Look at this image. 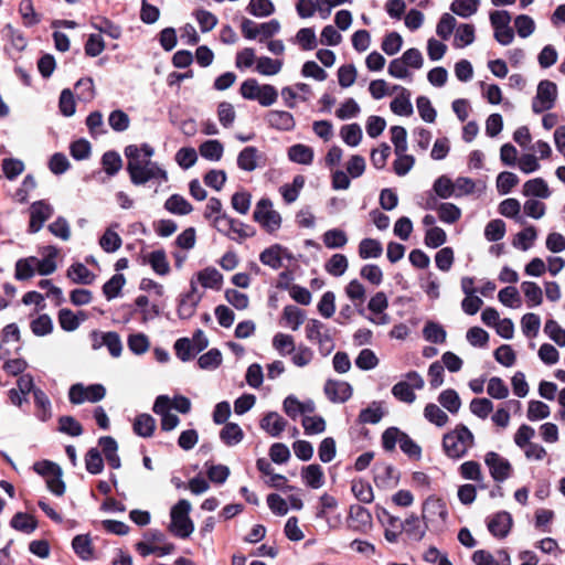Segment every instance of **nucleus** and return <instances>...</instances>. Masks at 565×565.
Instances as JSON below:
<instances>
[{
  "mask_svg": "<svg viewBox=\"0 0 565 565\" xmlns=\"http://www.w3.org/2000/svg\"><path fill=\"white\" fill-rule=\"evenodd\" d=\"M75 553L84 561L93 557L92 541L87 535H77L72 542Z\"/></svg>",
  "mask_w": 565,
  "mask_h": 565,
  "instance_id": "nucleus-61",
  "label": "nucleus"
},
{
  "mask_svg": "<svg viewBox=\"0 0 565 565\" xmlns=\"http://www.w3.org/2000/svg\"><path fill=\"white\" fill-rule=\"evenodd\" d=\"M349 521L353 529L358 531H366L371 527L372 515L365 508L361 505H352L350 508Z\"/></svg>",
  "mask_w": 565,
  "mask_h": 565,
  "instance_id": "nucleus-25",
  "label": "nucleus"
},
{
  "mask_svg": "<svg viewBox=\"0 0 565 565\" xmlns=\"http://www.w3.org/2000/svg\"><path fill=\"white\" fill-rule=\"evenodd\" d=\"M147 262L152 270L160 276H166L170 273V264L163 249L153 250L148 254Z\"/></svg>",
  "mask_w": 565,
  "mask_h": 565,
  "instance_id": "nucleus-35",
  "label": "nucleus"
},
{
  "mask_svg": "<svg viewBox=\"0 0 565 565\" xmlns=\"http://www.w3.org/2000/svg\"><path fill=\"white\" fill-rule=\"evenodd\" d=\"M121 244V237L113 227L107 228L99 238V245L106 253H115L120 248Z\"/></svg>",
  "mask_w": 565,
  "mask_h": 565,
  "instance_id": "nucleus-53",
  "label": "nucleus"
},
{
  "mask_svg": "<svg viewBox=\"0 0 565 565\" xmlns=\"http://www.w3.org/2000/svg\"><path fill=\"white\" fill-rule=\"evenodd\" d=\"M220 438L226 446L238 445L244 439V431L236 423H226L220 431Z\"/></svg>",
  "mask_w": 565,
  "mask_h": 565,
  "instance_id": "nucleus-34",
  "label": "nucleus"
},
{
  "mask_svg": "<svg viewBox=\"0 0 565 565\" xmlns=\"http://www.w3.org/2000/svg\"><path fill=\"white\" fill-rule=\"evenodd\" d=\"M473 433L463 424H458L443 437V449L447 457L460 459L475 446Z\"/></svg>",
  "mask_w": 565,
  "mask_h": 565,
  "instance_id": "nucleus-2",
  "label": "nucleus"
},
{
  "mask_svg": "<svg viewBox=\"0 0 565 565\" xmlns=\"http://www.w3.org/2000/svg\"><path fill=\"white\" fill-rule=\"evenodd\" d=\"M306 337L318 345L323 356L329 355L335 347L331 330L317 319H311L306 324Z\"/></svg>",
  "mask_w": 565,
  "mask_h": 565,
  "instance_id": "nucleus-5",
  "label": "nucleus"
},
{
  "mask_svg": "<svg viewBox=\"0 0 565 565\" xmlns=\"http://www.w3.org/2000/svg\"><path fill=\"white\" fill-rule=\"evenodd\" d=\"M313 157V149L302 143L294 145L288 149L289 160L299 164H311Z\"/></svg>",
  "mask_w": 565,
  "mask_h": 565,
  "instance_id": "nucleus-30",
  "label": "nucleus"
},
{
  "mask_svg": "<svg viewBox=\"0 0 565 565\" xmlns=\"http://www.w3.org/2000/svg\"><path fill=\"white\" fill-rule=\"evenodd\" d=\"M282 252L284 248L280 245H271L260 253L259 260L263 265L277 270L282 265Z\"/></svg>",
  "mask_w": 565,
  "mask_h": 565,
  "instance_id": "nucleus-29",
  "label": "nucleus"
},
{
  "mask_svg": "<svg viewBox=\"0 0 565 565\" xmlns=\"http://www.w3.org/2000/svg\"><path fill=\"white\" fill-rule=\"evenodd\" d=\"M557 99V86L554 82L543 79L539 83L536 95L532 100V110L535 114L550 110L555 106Z\"/></svg>",
  "mask_w": 565,
  "mask_h": 565,
  "instance_id": "nucleus-8",
  "label": "nucleus"
},
{
  "mask_svg": "<svg viewBox=\"0 0 565 565\" xmlns=\"http://www.w3.org/2000/svg\"><path fill=\"white\" fill-rule=\"evenodd\" d=\"M459 475L465 480L475 481L477 483L484 480L481 465L475 460H468L460 465Z\"/></svg>",
  "mask_w": 565,
  "mask_h": 565,
  "instance_id": "nucleus-37",
  "label": "nucleus"
},
{
  "mask_svg": "<svg viewBox=\"0 0 565 565\" xmlns=\"http://www.w3.org/2000/svg\"><path fill=\"white\" fill-rule=\"evenodd\" d=\"M514 28L520 38L526 39L534 33L536 25L530 15L520 14L514 19Z\"/></svg>",
  "mask_w": 565,
  "mask_h": 565,
  "instance_id": "nucleus-59",
  "label": "nucleus"
},
{
  "mask_svg": "<svg viewBox=\"0 0 565 565\" xmlns=\"http://www.w3.org/2000/svg\"><path fill=\"white\" fill-rule=\"evenodd\" d=\"M106 396V388L102 384H92L88 386L82 383L73 384L68 391L70 402L79 405L86 402L97 403Z\"/></svg>",
  "mask_w": 565,
  "mask_h": 565,
  "instance_id": "nucleus-9",
  "label": "nucleus"
},
{
  "mask_svg": "<svg viewBox=\"0 0 565 565\" xmlns=\"http://www.w3.org/2000/svg\"><path fill=\"white\" fill-rule=\"evenodd\" d=\"M513 525V519L507 511L495 513L488 522L489 532L500 539L505 537Z\"/></svg>",
  "mask_w": 565,
  "mask_h": 565,
  "instance_id": "nucleus-20",
  "label": "nucleus"
},
{
  "mask_svg": "<svg viewBox=\"0 0 565 565\" xmlns=\"http://www.w3.org/2000/svg\"><path fill=\"white\" fill-rule=\"evenodd\" d=\"M521 288L530 307H536L542 303L543 292L536 282L523 281Z\"/></svg>",
  "mask_w": 565,
  "mask_h": 565,
  "instance_id": "nucleus-57",
  "label": "nucleus"
},
{
  "mask_svg": "<svg viewBox=\"0 0 565 565\" xmlns=\"http://www.w3.org/2000/svg\"><path fill=\"white\" fill-rule=\"evenodd\" d=\"M544 332L559 347H565V329L557 321L550 319L545 322Z\"/></svg>",
  "mask_w": 565,
  "mask_h": 565,
  "instance_id": "nucleus-64",
  "label": "nucleus"
},
{
  "mask_svg": "<svg viewBox=\"0 0 565 565\" xmlns=\"http://www.w3.org/2000/svg\"><path fill=\"white\" fill-rule=\"evenodd\" d=\"M190 511L191 503L185 499L179 500L178 503L172 507L169 530L173 535L180 539H186L193 533L194 524L189 516Z\"/></svg>",
  "mask_w": 565,
  "mask_h": 565,
  "instance_id": "nucleus-4",
  "label": "nucleus"
},
{
  "mask_svg": "<svg viewBox=\"0 0 565 565\" xmlns=\"http://www.w3.org/2000/svg\"><path fill=\"white\" fill-rule=\"evenodd\" d=\"M470 412L481 419H486L494 408L491 399L487 397L473 398L469 405Z\"/></svg>",
  "mask_w": 565,
  "mask_h": 565,
  "instance_id": "nucleus-58",
  "label": "nucleus"
},
{
  "mask_svg": "<svg viewBox=\"0 0 565 565\" xmlns=\"http://www.w3.org/2000/svg\"><path fill=\"white\" fill-rule=\"evenodd\" d=\"M393 90L397 92V95L390 104L391 110L397 116L408 117L413 115L414 109L411 103V92L407 88L398 85H395Z\"/></svg>",
  "mask_w": 565,
  "mask_h": 565,
  "instance_id": "nucleus-17",
  "label": "nucleus"
},
{
  "mask_svg": "<svg viewBox=\"0 0 565 565\" xmlns=\"http://www.w3.org/2000/svg\"><path fill=\"white\" fill-rule=\"evenodd\" d=\"M153 154L154 149L148 143L129 145L125 148L127 171L134 184H145L153 179L168 180L167 171L151 161Z\"/></svg>",
  "mask_w": 565,
  "mask_h": 565,
  "instance_id": "nucleus-1",
  "label": "nucleus"
},
{
  "mask_svg": "<svg viewBox=\"0 0 565 565\" xmlns=\"http://www.w3.org/2000/svg\"><path fill=\"white\" fill-rule=\"evenodd\" d=\"M347 297L355 305H362L366 298L365 287L358 279H352L345 286Z\"/></svg>",
  "mask_w": 565,
  "mask_h": 565,
  "instance_id": "nucleus-60",
  "label": "nucleus"
},
{
  "mask_svg": "<svg viewBox=\"0 0 565 565\" xmlns=\"http://www.w3.org/2000/svg\"><path fill=\"white\" fill-rule=\"evenodd\" d=\"M156 429V420L149 414H140L135 418L134 431L141 437H151Z\"/></svg>",
  "mask_w": 565,
  "mask_h": 565,
  "instance_id": "nucleus-40",
  "label": "nucleus"
},
{
  "mask_svg": "<svg viewBox=\"0 0 565 565\" xmlns=\"http://www.w3.org/2000/svg\"><path fill=\"white\" fill-rule=\"evenodd\" d=\"M322 242L328 248H342L348 243V236L344 231L332 228L322 235Z\"/></svg>",
  "mask_w": 565,
  "mask_h": 565,
  "instance_id": "nucleus-50",
  "label": "nucleus"
},
{
  "mask_svg": "<svg viewBox=\"0 0 565 565\" xmlns=\"http://www.w3.org/2000/svg\"><path fill=\"white\" fill-rule=\"evenodd\" d=\"M349 262L343 254H333L324 265V269L333 277H340L348 270Z\"/></svg>",
  "mask_w": 565,
  "mask_h": 565,
  "instance_id": "nucleus-42",
  "label": "nucleus"
},
{
  "mask_svg": "<svg viewBox=\"0 0 565 565\" xmlns=\"http://www.w3.org/2000/svg\"><path fill=\"white\" fill-rule=\"evenodd\" d=\"M267 122L270 127L285 131H290L296 126L294 116L290 113L284 110L269 111L267 114Z\"/></svg>",
  "mask_w": 565,
  "mask_h": 565,
  "instance_id": "nucleus-24",
  "label": "nucleus"
},
{
  "mask_svg": "<svg viewBox=\"0 0 565 565\" xmlns=\"http://www.w3.org/2000/svg\"><path fill=\"white\" fill-rule=\"evenodd\" d=\"M422 518L426 529L443 531L448 519L446 502L435 495L428 497L423 503Z\"/></svg>",
  "mask_w": 565,
  "mask_h": 565,
  "instance_id": "nucleus-3",
  "label": "nucleus"
},
{
  "mask_svg": "<svg viewBox=\"0 0 565 565\" xmlns=\"http://www.w3.org/2000/svg\"><path fill=\"white\" fill-rule=\"evenodd\" d=\"M246 10L256 18H266L275 12V6L271 0H249Z\"/></svg>",
  "mask_w": 565,
  "mask_h": 565,
  "instance_id": "nucleus-45",
  "label": "nucleus"
},
{
  "mask_svg": "<svg viewBox=\"0 0 565 565\" xmlns=\"http://www.w3.org/2000/svg\"><path fill=\"white\" fill-rule=\"evenodd\" d=\"M152 411L160 416V427L163 431H171L180 424L179 417L171 412V398L167 395H159L156 398Z\"/></svg>",
  "mask_w": 565,
  "mask_h": 565,
  "instance_id": "nucleus-12",
  "label": "nucleus"
},
{
  "mask_svg": "<svg viewBox=\"0 0 565 565\" xmlns=\"http://www.w3.org/2000/svg\"><path fill=\"white\" fill-rule=\"evenodd\" d=\"M93 349H99L106 347L114 358H119L122 352V342L117 332H93Z\"/></svg>",
  "mask_w": 565,
  "mask_h": 565,
  "instance_id": "nucleus-15",
  "label": "nucleus"
},
{
  "mask_svg": "<svg viewBox=\"0 0 565 565\" xmlns=\"http://www.w3.org/2000/svg\"><path fill=\"white\" fill-rule=\"evenodd\" d=\"M342 140L350 147H356L362 140V129L358 124L344 125L340 129Z\"/></svg>",
  "mask_w": 565,
  "mask_h": 565,
  "instance_id": "nucleus-56",
  "label": "nucleus"
},
{
  "mask_svg": "<svg viewBox=\"0 0 565 565\" xmlns=\"http://www.w3.org/2000/svg\"><path fill=\"white\" fill-rule=\"evenodd\" d=\"M273 347L281 355L291 354L296 349L294 337L281 332L273 338Z\"/></svg>",
  "mask_w": 565,
  "mask_h": 565,
  "instance_id": "nucleus-62",
  "label": "nucleus"
},
{
  "mask_svg": "<svg viewBox=\"0 0 565 565\" xmlns=\"http://www.w3.org/2000/svg\"><path fill=\"white\" fill-rule=\"evenodd\" d=\"M456 29V18L451 13H444L436 25V33L441 40H448Z\"/></svg>",
  "mask_w": 565,
  "mask_h": 565,
  "instance_id": "nucleus-49",
  "label": "nucleus"
},
{
  "mask_svg": "<svg viewBox=\"0 0 565 565\" xmlns=\"http://www.w3.org/2000/svg\"><path fill=\"white\" fill-rule=\"evenodd\" d=\"M53 206L45 201H36L30 206V224L31 233L39 232L43 224L53 215Z\"/></svg>",
  "mask_w": 565,
  "mask_h": 565,
  "instance_id": "nucleus-14",
  "label": "nucleus"
},
{
  "mask_svg": "<svg viewBox=\"0 0 565 565\" xmlns=\"http://www.w3.org/2000/svg\"><path fill=\"white\" fill-rule=\"evenodd\" d=\"M36 257L21 258L15 263L14 277L18 280H28L34 276Z\"/></svg>",
  "mask_w": 565,
  "mask_h": 565,
  "instance_id": "nucleus-46",
  "label": "nucleus"
},
{
  "mask_svg": "<svg viewBox=\"0 0 565 565\" xmlns=\"http://www.w3.org/2000/svg\"><path fill=\"white\" fill-rule=\"evenodd\" d=\"M383 253V246L375 238H363L359 244V256L362 259L379 258Z\"/></svg>",
  "mask_w": 565,
  "mask_h": 565,
  "instance_id": "nucleus-39",
  "label": "nucleus"
},
{
  "mask_svg": "<svg viewBox=\"0 0 565 565\" xmlns=\"http://www.w3.org/2000/svg\"><path fill=\"white\" fill-rule=\"evenodd\" d=\"M200 154L207 160L218 161L223 157L224 147L221 141L216 139L204 141L200 148Z\"/></svg>",
  "mask_w": 565,
  "mask_h": 565,
  "instance_id": "nucleus-43",
  "label": "nucleus"
},
{
  "mask_svg": "<svg viewBox=\"0 0 565 565\" xmlns=\"http://www.w3.org/2000/svg\"><path fill=\"white\" fill-rule=\"evenodd\" d=\"M438 402L451 414H457L461 407V399L452 388L443 391L438 396Z\"/></svg>",
  "mask_w": 565,
  "mask_h": 565,
  "instance_id": "nucleus-47",
  "label": "nucleus"
},
{
  "mask_svg": "<svg viewBox=\"0 0 565 565\" xmlns=\"http://www.w3.org/2000/svg\"><path fill=\"white\" fill-rule=\"evenodd\" d=\"M198 282L206 289L220 290L223 285V275L212 266L205 267L196 274Z\"/></svg>",
  "mask_w": 565,
  "mask_h": 565,
  "instance_id": "nucleus-23",
  "label": "nucleus"
},
{
  "mask_svg": "<svg viewBox=\"0 0 565 565\" xmlns=\"http://www.w3.org/2000/svg\"><path fill=\"white\" fill-rule=\"evenodd\" d=\"M424 385L423 376L416 371H411L405 374V380L393 385L392 394L399 402L412 404L416 401L415 390H422Z\"/></svg>",
  "mask_w": 565,
  "mask_h": 565,
  "instance_id": "nucleus-6",
  "label": "nucleus"
},
{
  "mask_svg": "<svg viewBox=\"0 0 565 565\" xmlns=\"http://www.w3.org/2000/svg\"><path fill=\"white\" fill-rule=\"evenodd\" d=\"M433 191L443 200L455 198L454 181L447 175H440L435 180Z\"/></svg>",
  "mask_w": 565,
  "mask_h": 565,
  "instance_id": "nucleus-52",
  "label": "nucleus"
},
{
  "mask_svg": "<svg viewBox=\"0 0 565 565\" xmlns=\"http://www.w3.org/2000/svg\"><path fill=\"white\" fill-rule=\"evenodd\" d=\"M484 463L495 482H503L512 475L513 468L510 461L495 451H488L484 455Z\"/></svg>",
  "mask_w": 565,
  "mask_h": 565,
  "instance_id": "nucleus-11",
  "label": "nucleus"
},
{
  "mask_svg": "<svg viewBox=\"0 0 565 565\" xmlns=\"http://www.w3.org/2000/svg\"><path fill=\"white\" fill-rule=\"evenodd\" d=\"M426 209L436 210L439 221L445 224L457 223L462 214L460 207L456 204L450 202L437 204L434 198L427 200Z\"/></svg>",
  "mask_w": 565,
  "mask_h": 565,
  "instance_id": "nucleus-16",
  "label": "nucleus"
},
{
  "mask_svg": "<svg viewBox=\"0 0 565 565\" xmlns=\"http://www.w3.org/2000/svg\"><path fill=\"white\" fill-rule=\"evenodd\" d=\"M480 0H454L450 4V11L460 18H470L477 13Z\"/></svg>",
  "mask_w": 565,
  "mask_h": 565,
  "instance_id": "nucleus-36",
  "label": "nucleus"
},
{
  "mask_svg": "<svg viewBox=\"0 0 565 565\" xmlns=\"http://www.w3.org/2000/svg\"><path fill=\"white\" fill-rule=\"evenodd\" d=\"M295 42L303 50L311 51L317 47L318 41L312 28H301L295 36Z\"/></svg>",
  "mask_w": 565,
  "mask_h": 565,
  "instance_id": "nucleus-54",
  "label": "nucleus"
},
{
  "mask_svg": "<svg viewBox=\"0 0 565 565\" xmlns=\"http://www.w3.org/2000/svg\"><path fill=\"white\" fill-rule=\"evenodd\" d=\"M282 61L274 60L268 56L258 57L256 61V72L265 75L273 76L281 71Z\"/></svg>",
  "mask_w": 565,
  "mask_h": 565,
  "instance_id": "nucleus-48",
  "label": "nucleus"
},
{
  "mask_svg": "<svg viewBox=\"0 0 565 565\" xmlns=\"http://www.w3.org/2000/svg\"><path fill=\"white\" fill-rule=\"evenodd\" d=\"M126 284V278L122 274H115L103 286V294L107 300L117 298L121 289Z\"/></svg>",
  "mask_w": 565,
  "mask_h": 565,
  "instance_id": "nucleus-44",
  "label": "nucleus"
},
{
  "mask_svg": "<svg viewBox=\"0 0 565 565\" xmlns=\"http://www.w3.org/2000/svg\"><path fill=\"white\" fill-rule=\"evenodd\" d=\"M301 478L305 484L311 489H320L324 486L323 469L318 463H311L301 469Z\"/></svg>",
  "mask_w": 565,
  "mask_h": 565,
  "instance_id": "nucleus-22",
  "label": "nucleus"
},
{
  "mask_svg": "<svg viewBox=\"0 0 565 565\" xmlns=\"http://www.w3.org/2000/svg\"><path fill=\"white\" fill-rule=\"evenodd\" d=\"M164 209L177 215H188L193 211L192 204L180 194H172L164 202Z\"/></svg>",
  "mask_w": 565,
  "mask_h": 565,
  "instance_id": "nucleus-33",
  "label": "nucleus"
},
{
  "mask_svg": "<svg viewBox=\"0 0 565 565\" xmlns=\"http://www.w3.org/2000/svg\"><path fill=\"white\" fill-rule=\"evenodd\" d=\"M260 428L271 437H279L286 429L287 422L276 412L267 413L259 423Z\"/></svg>",
  "mask_w": 565,
  "mask_h": 565,
  "instance_id": "nucleus-21",
  "label": "nucleus"
},
{
  "mask_svg": "<svg viewBox=\"0 0 565 565\" xmlns=\"http://www.w3.org/2000/svg\"><path fill=\"white\" fill-rule=\"evenodd\" d=\"M266 164L265 154L254 146L245 147L237 156V167L246 172L255 171Z\"/></svg>",
  "mask_w": 565,
  "mask_h": 565,
  "instance_id": "nucleus-13",
  "label": "nucleus"
},
{
  "mask_svg": "<svg viewBox=\"0 0 565 565\" xmlns=\"http://www.w3.org/2000/svg\"><path fill=\"white\" fill-rule=\"evenodd\" d=\"M490 22L494 30L493 36L501 45H509L514 40V31L510 26L511 14L505 10H497L490 13Z\"/></svg>",
  "mask_w": 565,
  "mask_h": 565,
  "instance_id": "nucleus-10",
  "label": "nucleus"
},
{
  "mask_svg": "<svg viewBox=\"0 0 565 565\" xmlns=\"http://www.w3.org/2000/svg\"><path fill=\"white\" fill-rule=\"evenodd\" d=\"M424 416L429 423L438 427H444L449 420L448 415L434 403H429L425 406Z\"/></svg>",
  "mask_w": 565,
  "mask_h": 565,
  "instance_id": "nucleus-55",
  "label": "nucleus"
},
{
  "mask_svg": "<svg viewBox=\"0 0 565 565\" xmlns=\"http://www.w3.org/2000/svg\"><path fill=\"white\" fill-rule=\"evenodd\" d=\"M305 319V311L294 305H288L282 310V320L294 331L300 328Z\"/></svg>",
  "mask_w": 565,
  "mask_h": 565,
  "instance_id": "nucleus-38",
  "label": "nucleus"
},
{
  "mask_svg": "<svg viewBox=\"0 0 565 565\" xmlns=\"http://www.w3.org/2000/svg\"><path fill=\"white\" fill-rule=\"evenodd\" d=\"M190 286V291L181 298L178 306V316L181 319L191 318L195 313L196 307L202 299V295L199 292L198 287L193 280L191 281Z\"/></svg>",
  "mask_w": 565,
  "mask_h": 565,
  "instance_id": "nucleus-18",
  "label": "nucleus"
},
{
  "mask_svg": "<svg viewBox=\"0 0 565 565\" xmlns=\"http://www.w3.org/2000/svg\"><path fill=\"white\" fill-rule=\"evenodd\" d=\"M67 277L75 284L90 285L96 276L84 264L75 263L67 269Z\"/></svg>",
  "mask_w": 565,
  "mask_h": 565,
  "instance_id": "nucleus-32",
  "label": "nucleus"
},
{
  "mask_svg": "<svg viewBox=\"0 0 565 565\" xmlns=\"http://www.w3.org/2000/svg\"><path fill=\"white\" fill-rule=\"evenodd\" d=\"M253 217L268 233H274L281 226V216L274 210L269 199H262L257 202Z\"/></svg>",
  "mask_w": 565,
  "mask_h": 565,
  "instance_id": "nucleus-7",
  "label": "nucleus"
},
{
  "mask_svg": "<svg viewBox=\"0 0 565 565\" xmlns=\"http://www.w3.org/2000/svg\"><path fill=\"white\" fill-rule=\"evenodd\" d=\"M509 387L499 376H492L487 383V394L494 399H505L509 396Z\"/></svg>",
  "mask_w": 565,
  "mask_h": 565,
  "instance_id": "nucleus-51",
  "label": "nucleus"
},
{
  "mask_svg": "<svg viewBox=\"0 0 565 565\" xmlns=\"http://www.w3.org/2000/svg\"><path fill=\"white\" fill-rule=\"evenodd\" d=\"M351 491L360 502L371 503L374 500V492L371 484L363 479L353 480Z\"/></svg>",
  "mask_w": 565,
  "mask_h": 565,
  "instance_id": "nucleus-41",
  "label": "nucleus"
},
{
  "mask_svg": "<svg viewBox=\"0 0 565 565\" xmlns=\"http://www.w3.org/2000/svg\"><path fill=\"white\" fill-rule=\"evenodd\" d=\"M324 394L332 403H344L352 396V387L343 381L328 380L324 384Z\"/></svg>",
  "mask_w": 565,
  "mask_h": 565,
  "instance_id": "nucleus-19",
  "label": "nucleus"
},
{
  "mask_svg": "<svg viewBox=\"0 0 565 565\" xmlns=\"http://www.w3.org/2000/svg\"><path fill=\"white\" fill-rule=\"evenodd\" d=\"M476 40V30L473 24L462 23L459 24L455 31L454 46L462 49L472 44Z\"/></svg>",
  "mask_w": 565,
  "mask_h": 565,
  "instance_id": "nucleus-31",
  "label": "nucleus"
},
{
  "mask_svg": "<svg viewBox=\"0 0 565 565\" xmlns=\"http://www.w3.org/2000/svg\"><path fill=\"white\" fill-rule=\"evenodd\" d=\"M305 177L301 174H297L292 179L291 183H286L282 186H280V194L287 204L294 203L298 199L301 190L305 186Z\"/></svg>",
  "mask_w": 565,
  "mask_h": 565,
  "instance_id": "nucleus-28",
  "label": "nucleus"
},
{
  "mask_svg": "<svg viewBox=\"0 0 565 565\" xmlns=\"http://www.w3.org/2000/svg\"><path fill=\"white\" fill-rule=\"evenodd\" d=\"M403 526V531L417 541L422 540L425 535L426 527L420 525L419 518L414 513L405 519Z\"/></svg>",
  "mask_w": 565,
  "mask_h": 565,
  "instance_id": "nucleus-63",
  "label": "nucleus"
},
{
  "mask_svg": "<svg viewBox=\"0 0 565 565\" xmlns=\"http://www.w3.org/2000/svg\"><path fill=\"white\" fill-rule=\"evenodd\" d=\"M522 192L525 196H534L540 199H548L551 196L548 184L542 178L527 180L523 184Z\"/></svg>",
  "mask_w": 565,
  "mask_h": 565,
  "instance_id": "nucleus-27",
  "label": "nucleus"
},
{
  "mask_svg": "<svg viewBox=\"0 0 565 565\" xmlns=\"http://www.w3.org/2000/svg\"><path fill=\"white\" fill-rule=\"evenodd\" d=\"M33 399L35 405V415L41 422H46L52 417V404L49 396L40 388L33 390Z\"/></svg>",
  "mask_w": 565,
  "mask_h": 565,
  "instance_id": "nucleus-26",
  "label": "nucleus"
}]
</instances>
